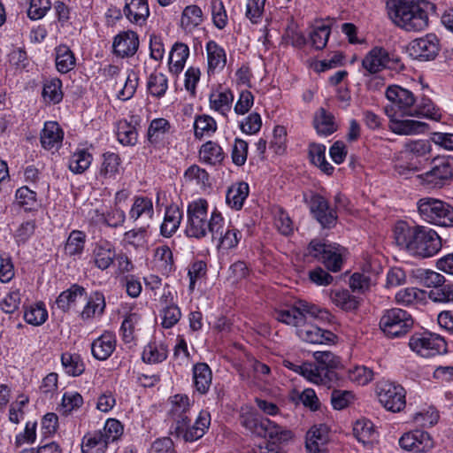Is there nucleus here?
<instances>
[{"instance_id": "40", "label": "nucleus", "mask_w": 453, "mask_h": 453, "mask_svg": "<svg viewBox=\"0 0 453 453\" xmlns=\"http://www.w3.org/2000/svg\"><path fill=\"white\" fill-rule=\"evenodd\" d=\"M75 65V58L72 50L65 45L56 49V67L58 72L66 73Z\"/></svg>"}, {"instance_id": "19", "label": "nucleus", "mask_w": 453, "mask_h": 453, "mask_svg": "<svg viewBox=\"0 0 453 453\" xmlns=\"http://www.w3.org/2000/svg\"><path fill=\"white\" fill-rule=\"evenodd\" d=\"M399 444L403 449L415 452L425 451L433 446L429 434L421 430L404 434L400 438Z\"/></svg>"}, {"instance_id": "5", "label": "nucleus", "mask_w": 453, "mask_h": 453, "mask_svg": "<svg viewBox=\"0 0 453 453\" xmlns=\"http://www.w3.org/2000/svg\"><path fill=\"white\" fill-rule=\"evenodd\" d=\"M306 315L328 323H333L334 320V317L327 310L303 300H298L293 306L276 311L274 313L278 321L293 326H301L305 320Z\"/></svg>"}, {"instance_id": "10", "label": "nucleus", "mask_w": 453, "mask_h": 453, "mask_svg": "<svg viewBox=\"0 0 453 453\" xmlns=\"http://www.w3.org/2000/svg\"><path fill=\"white\" fill-rule=\"evenodd\" d=\"M409 346L423 357H434L446 350L444 339L427 332L413 334L409 341Z\"/></svg>"}, {"instance_id": "53", "label": "nucleus", "mask_w": 453, "mask_h": 453, "mask_svg": "<svg viewBox=\"0 0 453 453\" xmlns=\"http://www.w3.org/2000/svg\"><path fill=\"white\" fill-rule=\"evenodd\" d=\"M425 292L416 288H406L398 291L395 295V302L398 304L409 306L418 300H422Z\"/></svg>"}, {"instance_id": "27", "label": "nucleus", "mask_w": 453, "mask_h": 453, "mask_svg": "<svg viewBox=\"0 0 453 453\" xmlns=\"http://www.w3.org/2000/svg\"><path fill=\"white\" fill-rule=\"evenodd\" d=\"M210 424V413L201 411L192 426H189V422H186V427L183 433H181L180 437H182L185 441H195L203 436Z\"/></svg>"}, {"instance_id": "46", "label": "nucleus", "mask_w": 453, "mask_h": 453, "mask_svg": "<svg viewBox=\"0 0 453 453\" xmlns=\"http://www.w3.org/2000/svg\"><path fill=\"white\" fill-rule=\"evenodd\" d=\"M195 136L201 139L204 135L211 136L217 130L215 119L209 115L196 117L194 122Z\"/></svg>"}, {"instance_id": "43", "label": "nucleus", "mask_w": 453, "mask_h": 453, "mask_svg": "<svg viewBox=\"0 0 453 453\" xmlns=\"http://www.w3.org/2000/svg\"><path fill=\"white\" fill-rule=\"evenodd\" d=\"M62 82L58 78L45 81L42 89V97L49 104H58L63 98L61 90Z\"/></svg>"}, {"instance_id": "62", "label": "nucleus", "mask_w": 453, "mask_h": 453, "mask_svg": "<svg viewBox=\"0 0 453 453\" xmlns=\"http://www.w3.org/2000/svg\"><path fill=\"white\" fill-rule=\"evenodd\" d=\"M419 280L423 286L426 288H433L436 289L440 288L442 283L445 282L443 275L430 270H423L420 272Z\"/></svg>"}, {"instance_id": "25", "label": "nucleus", "mask_w": 453, "mask_h": 453, "mask_svg": "<svg viewBox=\"0 0 453 453\" xmlns=\"http://www.w3.org/2000/svg\"><path fill=\"white\" fill-rule=\"evenodd\" d=\"M389 60L388 51L382 47H374L365 57L362 66L369 73H376L384 69Z\"/></svg>"}, {"instance_id": "64", "label": "nucleus", "mask_w": 453, "mask_h": 453, "mask_svg": "<svg viewBox=\"0 0 453 453\" xmlns=\"http://www.w3.org/2000/svg\"><path fill=\"white\" fill-rule=\"evenodd\" d=\"M429 298L434 302H451L453 301V284L442 283L440 288L432 289L429 292Z\"/></svg>"}, {"instance_id": "7", "label": "nucleus", "mask_w": 453, "mask_h": 453, "mask_svg": "<svg viewBox=\"0 0 453 453\" xmlns=\"http://www.w3.org/2000/svg\"><path fill=\"white\" fill-rule=\"evenodd\" d=\"M413 326L411 316L404 310L393 308L385 311L380 320V328L388 338L405 335Z\"/></svg>"}, {"instance_id": "58", "label": "nucleus", "mask_w": 453, "mask_h": 453, "mask_svg": "<svg viewBox=\"0 0 453 453\" xmlns=\"http://www.w3.org/2000/svg\"><path fill=\"white\" fill-rule=\"evenodd\" d=\"M150 224H142L136 229H132L124 234V240L130 245L140 247L143 245L147 236V228Z\"/></svg>"}, {"instance_id": "13", "label": "nucleus", "mask_w": 453, "mask_h": 453, "mask_svg": "<svg viewBox=\"0 0 453 453\" xmlns=\"http://www.w3.org/2000/svg\"><path fill=\"white\" fill-rule=\"evenodd\" d=\"M212 226L211 238L212 241L218 242V249L229 250L237 246L242 234L229 222H226L222 216L217 218Z\"/></svg>"}, {"instance_id": "42", "label": "nucleus", "mask_w": 453, "mask_h": 453, "mask_svg": "<svg viewBox=\"0 0 453 453\" xmlns=\"http://www.w3.org/2000/svg\"><path fill=\"white\" fill-rule=\"evenodd\" d=\"M309 156L313 165L320 168L326 174H331L334 167L326 160V147L321 144H311Z\"/></svg>"}, {"instance_id": "54", "label": "nucleus", "mask_w": 453, "mask_h": 453, "mask_svg": "<svg viewBox=\"0 0 453 453\" xmlns=\"http://www.w3.org/2000/svg\"><path fill=\"white\" fill-rule=\"evenodd\" d=\"M101 432L103 438L110 443L117 441L123 434V426L121 423L115 418H109L104 424V426Z\"/></svg>"}, {"instance_id": "6", "label": "nucleus", "mask_w": 453, "mask_h": 453, "mask_svg": "<svg viewBox=\"0 0 453 453\" xmlns=\"http://www.w3.org/2000/svg\"><path fill=\"white\" fill-rule=\"evenodd\" d=\"M420 217L434 225L453 226V207L441 200L424 197L417 203Z\"/></svg>"}, {"instance_id": "22", "label": "nucleus", "mask_w": 453, "mask_h": 453, "mask_svg": "<svg viewBox=\"0 0 453 453\" xmlns=\"http://www.w3.org/2000/svg\"><path fill=\"white\" fill-rule=\"evenodd\" d=\"M431 150L430 142L427 140H410L403 144V149L395 155L398 161L410 160L421 157Z\"/></svg>"}, {"instance_id": "2", "label": "nucleus", "mask_w": 453, "mask_h": 453, "mask_svg": "<svg viewBox=\"0 0 453 453\" xmlns=\"http://www.w3.org/2000/svg\"><path fill=\"white\" fill-rule=\"evenodd\" d=\"M386 97L392 103L390 108H385L386 114L390 118L389 128L392 132L401 135H411L424 133L428 129V125L422 121L394 119L395 110L401 111L402 115L411 116L412 106L416 103V97L411 91L393 85L387 88Z\"/></svg>"}, {"instance_id": "47", "label": "nucleus", "mask_w": 453, "mask_h": 453, "mask_svg": "<svg viewBox=\"0 0 453 453\" xmlns=\"http://www.w3.org/2000/svg\"><path fill=\"white\" fill-rule=\"evenodd\" d=\"M92 162V156L85 150L73 153L69 160L68 167L73 173H84Z\"/></svg>"}, {"instance_id": "20", "label": "nucleus", "mask_w": 453, "mask_h": 453, "mask_svg": "<svg viewBox=\"0 0 453 453\" xmlns=\"http://www.w3.org/2000/svg\"><path fill=\"white\" fill-rule=\"evenodd\" d=\"M328 430L325 425L312 426L306 434L308 453H327Z\"/></svg>"}, {"instance_id": "48", "label": "nucleus", "mask_w": 453, "mask_h": 453, "mask_svg": "<svg viewBox=\"0 0 453 453\" xmlns=\"http://www.w3.org/2000/svg\"><path fill=\"white\" fill-rule=\"evenodd\" d=\"M314 126L317 132L323 135H329L336 130L333 115L323 108L319 109L315 116Z\"/></svg>"}, {"instance_id": "11", "label": "nucleus", "mask_w": 453, "mask_h": 453, "mask_svg": "<svg viewBox=\"0 0 453 453\" xmlns=\"http://www.w3.org/2000/svg\"><path fill=\"white\" fill-rule=\"evenodd\" d=\"M377 395L384 408L392 412H398L405 406V391L400 385L382 381L377 385Z\"/></svg>"}, {"instance_id": "33", "label": "nucleus", "mask_w": 453, "mask_h": 453, "mask_svg": "<svg viewBox=\"0 0 453 453\" xmlns=\"http://www.w3.org/2000/svg\"><path fill=\"white\" fill-rule=\"evenodd\" d=\"M248 195L249 185L246 182L234 184L227 189L226 196V203L235 210H240Z\"/></svg>"}, {"instance_id": "8", "label": "nucleus", "mask_w": 453, "mask_h": 453, "mask_svg": "<svg viewBox=\"0 0 453 453\" xmlns=\"http://www.w3.org/2000/svg\"><path fill=\"white\" fill-rule=\"evenodd\" d=\"M308 251L311 256L323 263L328 270L332 272L341 270L342 255L345 251L342 246L336 243H326L319 240H312L309 244Z\"/></svg>"}, {"instance_id": "61", "label": "nucleus", "mask_w": 453, "mask_h": 453, "mask_svg": "<svg viewBox=\"0 0 453 453\" xmlns=\"http://www.w3.org/2000/svg\"><path fill=\"white\" fill-rule=\"evenodd\" d=\"M170 129V123L165 119H155L151 121L148 129L150 142H156L160 135L165 134Z\"/></svg>"}, {"instance_id": "14", "label": "nucleus", "mask_w": 453, "mask_h": 453, "mask_svg": "<svg viewBox=\"0 0 453 453\" xmlns=\"http://www.w3.org/2000/svg\"><path fill=\"white\" fill-rule=\"evenodd\" d=\"M407 50L413 59L433 60L439 52V41L435 35L429 34L425 37L413 40L409 44Z\"/></svg>"}, {"instance_id": "59", "label": "nucleus", "mask_w": 453, "mask_h": 453, "mask_svg": "<svg viewBox=\"0 0 453 453\" xmlns=\"http://www.w3.org/2000/svg\"><path fill=\"white\" fill-rule=\"evenodd\" d=\"M51 7L50 0H30L27 16L34 20L43 18Z\"/></svg>"}, {"instance_id": "35", "label": "nucleus", "mask_w": 453, "mask_h": 453, "mask_svg": "<svg viewBox=\"0 0 453 453\" xmlns=\"http://www.w3.org/2000/svg\"><path fill=\"white\" fill-rule=\"evenodd\" d=\"M199 157L202 162L215 165L223 161L224 153L219 144L209 141L202 145L199 150Z\"/></svg>"}, {"instance_id": "49", "label": "nucleus", "mask_w": 453, "mask_h": 453, "mask_svg": "<svg viewBox=\"0 0 453 453\" xmlns=\"http://www.w3.org/2000/svg\"><path fill=\"white\" fill-rule=\"evenodd\" d=\"M119 142L123 145H134L137 142V131L134 126L127 120H120L117 127Z\"/></svg>"}, {"instance_id": "55", "label": "nucleus", "mask_w": 453, "mask_h": 453, "mask_svg": "<svg viewBox=\"0 0 453 453\" xmlns=\"http://www.w3.org/2000/svg\"><path fill=\"white\" fill-rule=\"evenodd\" d=\"M142 357L146 363H160L166 359L167 350L162 345L157 347L154 344H149L144 348Z\"/></svg>"}, {"instance_id": "50", "label": "nucleus", "mask_w": 453, "mask_h": 453, "mask_svg": "<svg viewBox=\"0 0 453 453\" xmlns=\"http://www.w3.org/2000/svg\"><path fill=\"white\" fill-rule=\"evenodd\" d=\"M147 88L152 96L162 97L168 88L167 78L160 73H151L149 77Z\"/></svg>"}, {"instance_id": "34", "label": "nucleus", "mask_w": 453, "mask_h": 453, "mask_svg": "<svg viewBox=\"0 0 453 453\" xmlns=\"http://www.w3.org/2000/svg\"><path fill=\"white\" fill-rule=\"evenodd\" d=\"M188 55L189 50L186 44L181 42L175 43L169 56L170 71L174 73H180L183 69Z\"/></svg>"}, {"instance_id": "21", "label": "nucleus", "mask_w": 453, "mask_h": 453, "mask_svg": "<svg viewBox=\"0 0 453 453\" xmlns=\"http://www.w3.org/2000/svg\"><path fill=\"white\" fill-rule=\"evenodd\" d=\"M240 423L252 435L264 438L266 426L269 425V418H263L255 411L246 410L240 414Z\"/></svg>"}, {"instance_id": "30", "label": "nucleus", "mask_w": 453, "mask_h": 453, "mask_svg": "<svg viewBox=\"0 0 453 453\" xmlns=\"http://www.w3.org/2000/svg\"><path fill=\"white\" fill-rule=\"evenodd\" d=\"M182 219V212L177 206L166 208L164 221L160 226V233L164 237H171L179 228Z\"/></svg>"}, {"instance_id": "31", "label": "nucleus", "mask_w": 453, "mask_h": 453, "mask_svg": "<svg viewBox=\"0 0 453 453\" xmlns=\"http://www.w3.org/2000/svg\"><path fill=\"white\" fill-rule=\"evenodd\" d=\"M109 443L103 438L101 432L86 434L81 440L82 453H105Z\"/></svg>"}, {"instance_id": "44", "label": "nucleus", "mask_w": 453, "mask_h": 453, "mask_svg": "<svg viewBox=\"0 0 453 453\" xmlns=\"http://www.w3.org/2000/svg\"><path fill=\"white\" fill-rule=\"evenodd\" d=\"M203 12L197 5H188L182 12L180 24L185 29H192L202 24Z\"/></svg>"}, {"instance_id": "51", "label": "nucleus", "mask_w": 453, "mask_h": 453, "mask_svg": "<svg viewBox=\"0 0 453 453\" xmlns=\"http://www.w3.org/2000/svg\"><path fill=\"white\" fill-rule=\"evenodd\" d=\"M104 160L100 169V175L105 178L114 176L120 165V157L113 152H106L103 155Z\"/></svg>"}, {"instance_id": "23", "label": "nucleus", "mask_w": 453, "mask_h": 453, "mask_svg": "<svg viewBox=\"0 0 453 453\" xmlns=\"http://www.w3.org/2000/svg\"><path fill=\"white\" fill-rule=\"evenodd\" d=\"M63 138L64 132L57 122H45L40 137L41 144L45 150H58L62 145Z\"/></svg>"}, {"instance_id": "57", "label": "nucleus", "mask_w": 453, "mask_h": 453, "mask_svg": "<svg viewBox=\"0 0 453 453\" xmlns=\"http://www.w3.org/2000/svg\"><path fill=\"white\" fill-rule=\"evenodd\" d=\"M47 311L40 305L30 306L24 311V319L27 323L39 326L46 321Z\"/></svg>"}, {"instance_id": "52", "label": "nucleus", "mask_w": 453, "mask_h": 453, "mask_svg": "<svg viewBox=\"0 0 453 453\" xmlns=\"http://www.w3.org/2000/svg\"><path fill=\"white\" fill-rule=\"evenodd\" d=\"M61 363L65 372L72 376H79L84 372V365L80 357L70 353H64L61 356Z\"/></svg>"}, {"instance_id": "29", "label": "nucleus", "mask_w": 453, "mask_h": 453, "mask_svg": "<svg viewBox=\"0 0 453 453\" xmlns=\"http://www.w3.org/2000/svg\"><path fill=\"white\" fill-rule=\"evenodd\" d=\"M154 214L151 199L144 196L134 198V203L129 211V219L138 221L140 219L143 224H149Z\"/></svg>"}, {"instance_id": "39", "label": "nucleus", "mask_w": 453, "mask_h": 453, "mask_svg": "<svg viewBox=\"0 0 453 453\" xmlns=\"http://www.w3.org/2000/svg\"><path fill=\"white\" fill-rule=\"evenodd\" d=\"M208 65L210 70L222 68L226 62L225 50L214 41H209L206 44Z\"/></svg>"}, {"instance_id": "63", "label": "nucleus", "mask_w": 453, "mask_h": 453, "mask_svg": "<svg viewBox=\"0 0 453 453\" xmlns=\"http://www.w3.org/2000/svg\"><path fill=\"white\" fill-rule=\"evenodd\" d=\"M349 378L351 381L358 385H366L373 378V372L365 366H356L349 372Z\"/></svg>"}, {"instance_id": "45", "label": "nucleus", "mask_w": 453, "mask_h": 453, "mask_svg": "<svg viewBox=\"0 0 453 453\" xmlns=\"http://www.w3.org/2000/svg\"><path fill=\"white\" fill-rule=\"evenodd\" d=\"M233 100L234 96L229 90L213 93L210 96L211 107L222 115H226L231 110Z\"/></svg>"}, {"instance_id": "9", "label": "nucleus", "mask_w": 453, "mask_h": 453, "mask_svg": "<svg viewBox=\"0 0 453 453\" xmlns=\"http://www.w3.org/2000/svg\"><path fill=\"white\" fill-rule=\"evenodd\" d=\"M313 357L317 364H311L314 375H311V381L330 388V382L336 377L334 369L340 365V358L331 351H315Z\"/></svg>"}, {"instance_id": "56", "label": "nucleus", "mask_w": 453, "mask_h": 453, "mask_svg": "<svg viewBox=\"0 0 453 453\" xmlns=\"http://www.w3.org/2000/svg\"><path fill=\"white\" fill-rule=\"evenodd\" d=\"M138 74L134 71L129 70L126 77L125 84L119 92V98L121 100H128L133 97L138 87Z\"/></svg>"}, {"instance_id": "32", "label": "nucleus", "mask_w": 453, "mask_h": 453, "mask_svg": "<svg viewBox=\"0 0 453 453\" xmlns=\"http://www.w3.org/2000/svg\"><path fill=\"white\" fill-rule=\"evenodd\" d=\"M193 378L196 390L205 394L211 384V371L205 363H198L193 368Z\"/></svg>"}, {"instance_id": "60", "label": "nucleus", "mask_w": 453, "mask_h": 453, "mask_svg": "<svg viewBox=\"0 0 453 453\" xmlns=\"http://www.w3.org/2000/svg\"><path fill=\"white\" fill-rule=\"evenodd\" d=\"M329 35V27L322 25L311 32L310 40L316 50H322L326 45Z\"/></svg>"}, {"instance_id": "16", "label": "nucleus", "mask_w": 453, "mask_h": 453, "mask_svg": "<svg viewBox=\"0 0 453 453\" xmlns=\"http://www.w3.org/2000/svg\"><path fill=\"white\" fill-rule=\"evenodd\" d=\"M309 207L313 217L324 228H331L337 221L336 211L330 207L327 200L319 194L312 195Z\"/></svg>"}, {"instance_id": "12", "label": "nucleus", "mask_w": 453, "mask_h": 453, "mask_svg": "<svg viewBox=\"0 0 453 453\" xmlns=\"http://www.w3.org/2000/svg\"><path fill=\"white\" fill-rule=\"evenodd\" d=\"M422 176L426 183L434 187L444 186L453 180V157L434 158L432 168Z\"/></svg>"}, {"instance_id": "28", "label": "nucleus", "mask_w": 453, "mask_h": 453, "mask_svg": "<svg viewBox=\"0 0 453 453\" xmlns=\"http://www.w3.org/2000/svg\"><path fill=\"white\" fill-rule=\"evenodd\" d=\"M123 12L130 22L140 25L144 23L150 15L147 0H127Z\"/></svg>"}, {"instance_id": "1", "label": "nucleus", "mask_w": 453, "mask_h": 453, "mask_svg": "<svg viewBox=\"0 0 453 453\" xmlns=\"http://www.w3.org/2000/svg\"><path fill=\"white\" fill-rule=\"evenodd\" d=\"M395 243L411 254L422 257L434 256L441 249V239L432 228L398 222L394 229Z\"/></svg>"}, {"instance_id": "4", "label": "nucleus", "mask_w": 453, "mask_h": 453, "mask_svg": "<svg viewBox=\"0 0 453 453\" xmlns=\"http://www.w3.org/2000/svg\"><path fill=\"white\" fill-rule=\"evenodd\" d=\"M208 203L204 199L194 201L188 206V224L185 233L188 237L201 239L207 233L212 235V224L217 218H220V212L214 211L208 219Z\"/></svg>"}, {"instance_id": "3", "label": "nucleus", "mask_w": 453, "mask_h": 453, "mask_svg": "<svg viewBox=\"0 0 453 453\" xmlns=\"http://www.w3.org/2000/svg\"><path fill=\"white\" fill-rule=\"evenodd\" d=\"M427 4L423 0H388L387 10L397 27L406 31H421L428 26Z\"/></svg>"}, {"instance_id": "41", "label": "nucleus", "mask_w": 453, "mask_h": 453, "mask_svg": "<svg viewBox=\"0 0 453 453\" xmlns=\"http://www.w3.org/2000/svg\"><path fill=\"white\" fill-rule=\"evenodd\" d=\"M85 242V233L80 230L72 231L65 244V253L69 257L81 255L83 252Z\"/></svg>"}, {"instance_id": "24", "label": "nucleus", "mask_w": 453, "mask_h": 453, "mask_svg": "<svg viewBox=\"0 0 453 453\" xmlns=\"http://www.w3.org/2000/svg\"><path fill=\"white\" fill-rule=\"evenodd\" d=\"M92 255L95 265L104 271L113 264L116 257V251L111 242L108 241H100L96 243Z\"/></svg>"}, {"instance_id": "37", "label": "nucleus", "mask_w": 453, "mask_h": 453, "mask_svg": "<svg viewBox=\"0 0 453 453\" xmlns=\"http://www.w3.org/2000/svg\"><path fill=\"white\" fill-rule=\"evenodd\" d=\"M330 300L334 305L346 311H351L357 309L359 304L357 297L350 295L348 290L331 291Z\"/></svg>"}, {"instance_id": "17", "label": "nucleus", "mask_w": 453, "mask_h": 453, "mask_svg": "<svg viewBox=\"0 0 453 453\" xmlns=\"http://www.w3.org/2000/svg\"><path fill=\"white\" fill-rule=\"evenodd\" d=\"M297 336L303 342L311 344H326L333 342L336 338L335 334L329 331L321 329L313 324H306L305 320L299 326H296Z\"/></svg>"}, {"instance_id": "15", "label": "nucleus", "mask_w": 453, "mask_h": 453, "mask_svg": "<svg viewBox=\"0 0 453 453\" xmlns=\"http://www.w3.org/2000/svg\"><path fill=\"white\" fill-rule=\"evenodd\" d=\"M172 408L170 416L173 420L172 434L180 437L181 433L185 429L186 422H190L188 417L190 403L185 395H175L171 397Z\"/></svg>"}, {"instance_id": "38", "label": "nucleus", "mask_w": 453, "mask_h": 453, "mask_svg": "<svg viewBox=\"0 0 453 453\" xmlns=\"http://www.w3.org/2000/svg\"><path fill=\"white\" fill-rule=\"evenodd\" d=\"M105 308L104 296L102 293H93L84 307L81 312V318L83 319H88L95 316L101 315Z\"/></svg>"}, {"instance_id": "36", "label": "nucleus", "mask_w": 453, "mask_h": 453, "mask_svg": "<svg viewBox=\"0 0 453 453\" xmlns=\"http://www.w3.org/2000/svg\"><path fill=\"white\" fill-rule=\"evenodd\" d=\"M85 294L84 288L74 284L69 289L63 291L56 300V304L64 312L68 311L75 304L78 297Z\"/></svg>"}, {"instance_id": "18", "label": "nucleus", "mask_w": 453, "mask_h": 453, "mask_svg": "<svg viewBox=\"0 0 453 453\" xmlns=\"http://www.w3.org/2000/svg\"><path fill=\"white\" fill-rule=\"evenodd\" d=\"M113 52L119 57L128 58L134 56L139 47V39L136 33L126 31L117 35L113 41Z\"/></svg>"}, {"instance_id": "26", "label": "nucleus", "mask_w": 453, "mask_h": 453, "mask_svg": "<svg viewBox=\"0 0 453 453\" xmlns=\"http://www.w3.org/2000/svg\"><path fill=\"white\" fill-rule=\"evenodd\" d=\"M116 348V337L111 332L104 333L91 344L93 357L97 360H106Z\"/></svg>"}]
</instances>
